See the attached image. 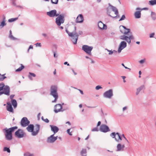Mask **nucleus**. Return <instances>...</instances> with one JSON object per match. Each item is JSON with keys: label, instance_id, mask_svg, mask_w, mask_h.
Masks as SVG:
<instances>
[{"label": "nucleus", "instance_id": "obj_35", "mask_svg": "<svg viewBox=\"0 0 156 156\" xmlns=\"http://www.w3.org/2000/svg\"><path fill=\"white\" fill-rule=\"evenodd\" d=\"M5 74L3 75H1L0 73V81H3L4 80V79L6 78V76H5Z\"/></svg>", "mask_w": 156, "mask_h": 156}, {"label": "nucleus", "instance_id": "obj_34", "mask_svg": "<svg viewBox=\"0 0 156 156\" xmlns=\"http://www.w3.org/2000/svg\"><path fill=\"white\" fill-rule=\"evenodd\" d=\"M6 25V23H5V20H3L1 23V24L0 25V28H2Z\"/></svg>", "mask_w": 156, "mask_h": 156}, {"label": "nucleus", "instance_id": "obj_6", "mask_svg": "<svg viewBox=\"0 0 156 156\" xmlns=\"http://www.w3.org/2000/svg\"><path fill=\"white\" fill-rule=\"evenodd\" d=\"M134 38V37L132 35H130L129 37L125 35H122L120 36V39H121L126 41L129 44L131 43V40H133Z\"/></svg>", "mask_w": 156, "mask_h": 156}, {"label": "nucleus", "instance_id": "obj_28", "mask_svg": "<svg viewBox=\"0 0 156 156\" xmlns=\"http://www.w3.org/2000/svg\"><path fill=\"white\" fill-rule=\"evenodd\" d=\"M81 154L82 156H86L87 150L85 149H83L81 152Z\"/></svg>", "mask_w": 156, "mask_h": 156}, {"label": "nucleus", "instance_id": "obj_36", "mask_svg": "<svg viewBox=\"0 0 156 156\" xmlns=\"http://www.w3.org/2000/svg\"><path fill=\"white\" fill-rule=\"evenodd\" d=\"M5 84L4 83H0V91L3 90V89L5 87Z\"/></svg>", "mask_w": 156, "mask_h": 156}, {"label": "nucleus", "instance_id": "obj_1", "mask_svg": "<svg viewBox=\"0 0 156 156\" xmlns=\"http://www.w3.org/2000/svg\"><path fill=\"white\" fill-rule=\"evenodd\" d=\"M66 31L68 35L72 37L71 41L73 44H76L79 37L78 33L76 32V26L74 27V30L72 32H69L67 29H66Z\"/></svg>", "mask_w": 156, "mask_h": 156}, {"label": "nucleus", "instance_id": "obj_57", "mask_svg": "<svg viewBox=\"0 0 156 156\" xmlns=\"http://www.w3.org/2000/svg\"><path fill=\"white\" fill-rule=\"evenodd\" d=\"M83 34V32L82 31H79L78 32V35L79 36V35H82Z\"/></svg>", "mask_w": 156, "mask_h": 156}, {"label": "nucleus", "instance_id": "obj_33", "mask_svg": "<svg viewBox=\"0 0 156 156\" xmlns=\"http://www.w3.org/2000/svg\"><path fill=\"white\" fill-rule=\"evenodd\" d=\"M151 16L152 19L154 20L156 19V13L154 12H152L151 13Z\"/></svg>", "mask_w": 156, "mask_h": 156}, {"label": "nucleus", "instance_id": "obj_8", "mask_svg": "<svg viewBox=\"0 0 156 156\" xmlns=\"http://www.w3.org/2000/svg\"><path fill=\"white\" fill-rule=\"evenodd\" d=\"M110 136L112 138H115V140L118 142H119V140H122V136H121L119 133H115L113 132L110 134Z\"/></svg>", "mask_w": 156, "mask_h": 156}, {"label": "nucleus", "instance_id": "obj_24", "mask_svg": "<svg viewBox=\"0 0 156 156\" xmlns=\"http://www.w3.org/2000/svg\"><path fill=\"white\" fill-rule=\"evenodd\" d=\"M7 104L6 108L7 110L9 112H13V110L11 104L9 102L7 103Z\"/></svg>", "mask_w": 156, "mask_h": 156}, {"label": "nucleus", "instance_id": "obj_20", "mask_svg": "<svg viewBox=\"0 0 156 156\" xmlns=\"http://www.w3.org/2000/svg\"><path fill=\"white\" fill-rule=\"evenodd\" d=\"M116 147L117 151H124L125 145L124 144H121L119 143L117 144Z\"/></svg>", "mask_w": 156, "mask_h": 156}, {"label": "nucleus", "instance_id": "obj_27", "mask_svg": "<svg viewBox=\"0 0 156 156\" xmlns=\"http://www.w3.org/2000/svg\"><path fill=\"white\" fill-rule=\"evenodd\" d=\"M141 9L140 11H137L134 14L135 17L136 18L138 19L141 17Z\"/></svg>", "mask_w": 156, "mask_h": 156}, {"label": "nucleus", "instance_id": "obj_31", "mask_svg": "<svg viewBox=\"0 0 156 156\" xmlns=\"http://www.w3.org/2000/svg\"><path fill=\"white\" fill-rule=\"evenodd\" d=\"M29 75L28 76V77L31 80H33L32 78L31 77V76H32L34 77H35L36 76V75L33 73L29 72Z\"/></svg>", "mask_w": 156, "mask_h": 156}, {"label": "nucleus", "instance_id": "obj_60", "mask_svg": "<svg viewBox=\"0 0 156 156\" xmlns=\"http://www.w3.org/2000/svg\"><path fill=\"white\" fill-rule=\"evenodd\" d=\"M42 35L45 37H46L47 36V35L46 34L44 33L42 34Z\"/></svg>", "mask_w": 156, "mask_h": 156}, {"label": "nucleus", "instance_id": "obj_26", "mask_svg": "<svg viewBox=\"0 0 156 156\" xmlns=\"http://www.w3.org/2000/svg\"><path fill=\"white\" fill-rule=\"evenodd\" d=\"M26 129L28 132H32V133L33 132V130H34V125L33 124H30L28 126Z\"/></svg>", "mask_w": 156, "mask_h": 156}, {"label": "nucleus", "instance_id": "obj_3", "mask_svg": "<svg viewBox=\"0 0 156 156\" xmlns=\"http://www.w3.org/2000/svg\"><path fill=\"white\" fill-rule=\"evenodd\" d=\"M109 6L110 7V8H108L107 9V14L109 16L112 17V16L110 15L112 10V11L114 12L115 14L116 15V16L114 17H116L119 13L117 9L115 7L111 5L110 4H109Z\"/></svg>", "mask_w": 156, "mask_h": 156}, {"label": "nucleus", "instance_id": "obj_7", "mask_svg": "<svg viewBox=\"0 0 156 156\" xmlns=\"http://www.w3.org/2000/svg\"><path fill=\"white\" fill-rule=\"evenodd\" d=\"M93 49V47L90 46L86 45H83L82 47V49L89 55H91V51Z\"/></svg>", "mask_w": 156, "mask_h": 156}, {"label": "nucleus", "instance_id": "obj_55", "mask_svg": "<svg viewBox=\"0 0 156 156\" xmlns=\"http://www.w3.org/2000/svg\"><path fill=\"white\" fill-rule=\"evenodd\" d=\"M44 121L46 123H48L49 122V120L47 119H44Z\"/></svg>", "mask_w": 156, "mask_h": 156}, {"label": "nucleus", "instance_id": "obj_38", "mask_svg": "<svg viewBox=\"0 0 156 156\" xmlns=\"http://www.w3.org/2000/svg\"><path fill=\"white\" fill-rule=\"evenodd\" d=\"M18 19V17L15 18H12L9 19L8 20V22H14L16 20H17Z\"/></svg>", "mask_w": 156, "mask_h": 156}, {"label": "nucleus", "instance_id": "obj_4", "mask_svg": "<svg viewBox=\"0 0 156 156\" xmlns=\"http://www.w3.org/2000/svg\"><path fill=\"white\" fill-rule=\"evenodd\" d=\"M3 131L4 133L5 138L8 140H11L12 139V133L9 129L5 128L3 129Z\"/></svg>", "mask_w": 156, "mask_h": 156}, {"label": "nucleus", "instance_id": "obj_2", "mask_svg": "<svg viewBox=\"0 0 156 156\" xmlns=\"http://www.w3.org/2000/svg\"><path fill=\"white\" fill-rule=\"evenodd\" d=\"M58 87L56 85H52L50 87V95L55 98L54 100L52 101V103L56 102L58 98Z\"/></svg>", "mask_w": 156, "mask_h": 156}, {"label": "nucleus", "instance_id": "obj_56", "mask_svg": "<svg viewBox=\"0 0 156 156\" xmlns=\"http://www.w3.org/2000/svg\"><path fill=\"white\" fill-rule=\"evenodd\" d=\"M36 46H38L39 47L41 46V44L40 43H37L36 44Z\"/></svg>", "mask_w": 156, "mask_h": 156}, {"label": "nucleus", "instance_id": "obj_59", "mask_svg": "<svg viewBox=\"0 0 156 156\" xmlns=\"http://www.w3.org/2000/svg\"><path fill=\"white\" fill-rule=\"evenodd\" d=\"M40 113H39L37 115V119L38 120H40Z\"/></svg>", "mask_w": 156, "mask_h": 156}, {"label": "nucleus", "instance_id": "obj_52", "mask_svg": "<svg viewBox=\"0 0 156 156\" xmlns=\"http://www.w3.org/2000/svg\"><path fill=\"white\" fill-rule=\"evenodd\" d=\"M14 96H15V95H14V94H11V95H10V97H9L10 98V99H11L12 100H13L12 98L14 97Z\"/></svg>", "mask_w": 156, "mask_h": 156}, {"label": "nucleus", "instance_id": "obj_5", "mask_svg": "<svg viewBox=\"0 0 156 156\" xmlns=\"http://www.w3.org/2000/svg\"><path fill=\"white\" fill-rule=\"evenodd\" d=\"M58 16L56 18L55 23L58 26H60L62 23H63L64 22V15L63 14H59Z\"/></svg>", "mask_w": 156, "mask_h": 156}, {"label": "nucleus", "instance_id": "obj_30", "mask_svg": "<svg viewBox=\"0 0 156 156\" xmlns=\"http://www.w3.org/2000/svg\"><path fill=\"white\" fill-rule=\"evenodd\" d=\"M105 50H107L109 52V55H112L113 53H116L117 52V51L115 50H113V51L107 49H105Z\"/></svg>", "mask_w": 156, "mask_h": 156}, {"label": "nucleus", "instance_id": "obj_32", "mask_svg": "<svg viewBox=\"0 0 156 156\" xmlns=\"http://www.w3.org/2000/svg\"><path fill=\"white\" fill-rule=\"evenodd\" d=\"M149 5H156V0H151L149 1Z\"/></svg>", "mask_w": 156, "mask_h": 156}, {"label": "nucleus", "instance_id": "obj_29", "mask_svg": "<svg viewBox=\"0 0 156 156\" xmlns=\"http://www.w3.org/2000/svg\"><path fill=\"white\" fill-rule=\"evenodd\" d=\"M12 103L14 108L16 107L17 106V103L15 99H13L11 100Z\"/></svg>", "mask_w": 156, "mask_h": 156}, {"label": "nucleus", "instance_id": "obj_51", "mask_svg": "<svg viewBox=\"0 0 156 156\" xmlns=\"http://www.w3.org/2000/svg\"><path fill=\"white\" fill-rule=\"evenodd\" d=\"M122 66H123L126 69H128L129 71H130L131 70V69L129 68H128V67H127L126 66H125L124 65V64L123 63H122Z\"/></svg>", "mask_w": 156, "mask_h": 156}, {"label": "nucleus", "instance_id": "obj_18", "mask_svg": "<svg viewBox=\"0 0 156 156\" xmlns=\"http://www.w3.org/2000/svg\"><path fill=\"white\" fill-rule=\"evenodd\" d=\"M2 91L3 94L7 96H9L10 93V87L7 85H5Z\"/></svg>", "mask_w": 156, "mask_h": 156}, {"label": "nucleus", "instance_id": "obj_17", "mask_svg": "<svg viewBox=\"0 0 156 156\" xmlns=\"http://www.w3.org/2000/svg\"><path fill=\"white\" fill-rule=\"evenodd\" d=\"M16 136L18 138H22L24 136V133L23 130L19 129L15 132V133Z\"/></svg>", "mask_w": 156, "mask_h": 156}, {"label": "nucleus", "instance_id": "obj_58", "mask_svg": "<svg viewBox=\"0 0 156 156\" xmlns=\"http://www.w3.org/2000/svg\"><path fill=\"white\" fill-rule=\"evenodd\" d=\"M101 122L100 121H99L98 122V123H97V127H98V126H99L101 124Z\"/></svg>", "mask_w": 156, "mask_h": 156}, {"label": "nucleus", "instance_id": "obj_62", "mask_svg": "<svg viewBox=\"0 0 156 156\" xmlns=\"http://www.w3.org/2000/svg\"><path fill=\"white\" fill-rule=\"evenodd\" d=\"M78 90L80 91V92L82 94H83V92L82 90H81L80 89H78Z\"/></svg>", "mask_w": 156, "mask_h": 156}, {"label": "nucleus", "instance_id": "obj_46", "mask_svg": "<svg viewBox=\"0 0 156 156\" xmlns=\"http://www.w3.org/2000/svg\"><path fill=\"white\" fill-rule=\"evenodd\" d=\"M128 109L127 106H125L122 108V111L123 112H124L126 110Z\"/></svg>", "mask_w": 156, "mask_h": 156}, {"label": "nucleus", "instance_id": "obj_14", "mask_svg": "<svg viewBox=\"0 0 156 156\" xmlns=\"http://www.w3.org/2000/svg\"><path fill=\"white\" fill-rule=\"evenodd\" d=\"M100 130L101 132L106 133L110 131V129L105 124H102L100 127Z\"/></svg>", "mask_w": 156, "mask_h": 156}, {"label": "nucleus", "instance_id": "obj_9", "mask_svg": "<svg viewBox=\"0 0 156 156\" xmlns=\"http://www.w3.org/2000/svg\"><path fill=\"white\" fill-rule=\"evenodd\" d=\"M113 95V92L112 89L106 91L103 94L104 97L109 99L111 98Z\"/></svg>", "mask_w": 156, "mask_h": 156}, {"label": "nucleus", "instance_id": "obj_16", "mask_svg": "<svg viewBox=\"0 0 156 156\" xmlns=\"http://www.w3.org/2000/svg\"><path fill=\"white\" fill-rule=\"evenodd\" d=\"M30 122L26 117H23L21 121V125L23 127H26L28 125Z\"/></svg>", "mask_w": 156, "mask_h": 156}, {"label": "nucleus", "instance_id": "obj_43", "mask_svg": "<svg viewBox=\"0 0 156 156\" xmlns=\"http://www.w3.org/2000/svg\"><path fill=\"white\" fill-rule=\"evenodd\" d=\"M52 4H57L58 3V0H51Z\"/></svg>", "mask_w": 156, "mask_h": 156}, {"label": "nucleus", "instance_id": "obj_54", "mask_svg": "<svg viewBox=\"0 0 156 156\" xmlns=\"http://www.w3.org/2000/svg\"><path fill=\"white\" fill-rule=\"evenodd\" d=\"M53 53H54V57L55 58H57V56H56V53L55 51H53Z\"/></svg>", "mask_w": 156, "mask_h": 156}, {"label": "nucleus", "instance_id": "obj_50", "mask_svg": "<svg viewBox=\"0 0 156 156\" xmlns=\"http://www.w3.org/2000/svg\"><path fill=\"white\" fill-rule=\"evenodd\" d=\"M70 129H67V133L70 135H71V136H72V134L71 133V132H70Z\"/></svg>", "mask_w": 156, "mask_h": 156}, {"label": "nucleus", "instance_id": "obj_19", "mask_svg": "<svg viewBox=\"0 0 156 156\" xmlns=\"http://www.w3.org/2000/svg\"><path fill=\"white\" fill-rule=\"evenodd\" d=\"M40 129V126L39 124H36L35 125L34 130L32 133V135L35 136L39 132Z\"/></svg>", "mask_w": 156, "mask_h": 156}, {"label": "nucleus", "instance_id": "obj_41", "mask_svg": "<svg viewBox=\"0 0 156 156\" xmlns=\"http://www.w3.org/2000/svg\"><path fill=\"white\" fill-rule=\"evenodd\" d=\"M33 154H30L29 152H26L24 154V156H33Z\"/></svg>", "mask_w": 156, "mask_h": 156}, {"label": "nucleus", "instance_id": "obj_25", "mask_svg": "<svg viewBox=\"0 0 156 156\" xmlns=\"http://www.w3.org/2000/svg\"><path fill=\"white\" fill-rule=\"evenodd\" d=\"M144 88H145V87L144 85H141L140 86L137 88L136 89V95H138L140 92Z\"/></svg>", "mask_w": 156, "mask_h": 156}, {"label": "nucleus", "instance_id": "obj_53", "mask_svg": "<svg viewBox=\"0 0 156 156\" xmlns=\"http://www.w3.org/2000/svg\"><path fill=\"white\" fill-rule=\"evenodd\" d=\"M122 136L125 139V140L127 141V142H128V143H129V142L128 140H127V139L125 137L124 135L123 134H122Z\"/></svg>", "mask_w": 156, "mask_h": 156}, {"label": "nucleus", "instance_id": "obj_63", "mask_svg": "<svg viewBox=\"0 0 156 156\" xmlns=\"http://www.w3.org/2000/svg\"><path fill=\"white\" fill-rule=\"evenodd\" d=\"M64 65H67L68 66H69V63H68L67 62H65L64 63Z\"/></svg>", "mask_w": 156, "mask_h": 156}, {"label": "nucleus", "instance_id": "obj_37", "mask_svg": "<svg viewBox=\"0 0 156 156\" xmlns=\"http://www.w3.org/2000/svg\"><path fill=\"white\" fill-rule=\"evenodd\" d=\"M18 127L17 126H14L10 128H9V130L11 131V132L12 133L14 132L15 129H17Z\"/></svg>", "mask_w": 156, "mask_h": 156}, {"label": "nucleus", "instance_id": "obj_22", "mask_svg": "<svg viewBox=\"0 0 156 156\" xmlns=\"http://www.w3.org/2000/svg\"><path fill=\"white\" fill-rule=\"evenodd\" d=\"M83 21V17L82 14H79L77 17L76 21V23H81Z\"/></svg>", "mask_w": 156, "mask_h": 156}, {"label": "nucleus", "instance_id": "obj_11", "mask_svg": "<svg viewBox=\"0 0 156 156\" xmlns=\"http://www.w3.org/2000/svg\"><path fill=\"white\" fill-rule=\"evenodd\" d=\"M65 110L62 109V105L60 104H56L54 106V111L55 113H57L60 112H63Z\"/></svg>", "mask_w": 156, "mask_h": 156}, {"label": "nucleus", "instance_id": "obj_61", "mask_svg": "<svg viewBox=\"0 0 156 156\" xmlns=\"http://www.w3.org/2000/svg\"><path fill=\"white\" fill-rule=\"evenodd\" d=\"M15 2L16 1H14V2H12V5L15 6H16V3Z\"/></svg>", "mask_w": 156, "mask_h": 156}, {"label": "nucleus", "instance_id": "obj_48", "mask_svg": "<svg viewBox=\"0 0 156 156\" xmlns=\"http://www.w3.org/2000/svg\"><path fill=\"white\" fill-rule=\"evenodd\" d=\"M145 59H142V60H140L139 61V62L140 64H143V63H144L145 62Z\"/></svg>", "mask_w": 156, "mask_h": 156}, {"label": "nucleus", "instance_id": "obj_49", "mask_svg": "<svg viewBox=\"0 0 156 156\" xmlns=\"http://www.w3.org/2000/svg\"><path fill=\"white\" fill-rule=\"evenodd\" d=\"M154 34H155L154 33H152L150 34V36H149L150 37V38L153 37H154Z\"/></svg>", "mask_w": 156, "mask_h": 156}, {"label": "nucleus", "instance_id": "obj_40", "mask_svg": "<svg viewBox=\"0 0 156 156\" xmlns=\"http://www.w3.org/2000/svg\"><path fill=\"white\" fill-rule=\"evenodd\" d=\"M10 34L9 35V37L11 38V39L14 40H15V38L13 37V36L12 34V31L11 30L9 31Z\"/></svg>", "mask_w": 156, "mask_h": 156}, {"label": "nucleus", "instance_id": "obj_45", "mask_svg": "<svg viewBox=\"0 0 156 156\" xmlns=\"http://www.w3.org/2000/svg\"><path fill=\"white\" fill-rule=\"evenodd\" d=\"M125 18L126 17L125 15H122L120 19L119 20V21H121L125 19Z\"/></svg>", "mask_w": 156, "mask_h": 156}, {"label": "nucleus", "instance_id": "obj_13", "mask_svg": "<svg viewBox=\"0 0 156 156\" xmlns=\"http://www.w3.org/2000/svg\"><path fill=\"white\" fill-rule=\"evenodd\" d=\"M54 134L51 135L48 137L47 140V142L48 143H54L57 139L58 136H54Z\"/></svg>", "mask_w": 156, "mask_h": 156}, {"label": "nucleus", "instance_id": "obj_10", "mask_svg": "<svg viewBox=\"0 0 156 156\" xmlns=\"http://www.w3.org/2000/svg\"><path fill=\"white\" fill-rule=\"evenodd\" d=\"M120 32L125 35H126L130 32L129 29L127 28L125 26L122 25L120 26L119 27Z\"/></svg>", "mask_w": 156, "mask_h": 156}, {"label": "nucleus", "instance_id": "obj_21", "mask_svg": "<svg viewBox=\"0 0 156 156\" xmlns=\"http://www.w3.org/2000/svg\"><path fill=\"white\" fill-rule=\"evenodd\" d=\"M50 126L51 128V131L54 132V134L56 133H57L59 131V128L57 126H55L50 125Z\"/></svg>", "mask_w": 156, "mask_h": 156}, {"label": "nucleus", "instance_id": "obj_12", "mask_svg": "<svg viewBox=\"0 0 156 156\" xmlns=\"http://www.w3.org/2000/svg\"><path fill=\"white\" fill-rule=\"evenodd\" d=\"M127 46L126 42L124 41H122L120 43L119 48H118V51L119 53H120L122 50L125 48Z\"/></svg>", "mask_w": 156, "mask_h": 156}, {"label": "nucleus", "instance_id": "obj_39", "mask_svg": "<svg viewBox=\"0 0 156 156\" xmlns=\"http://www.w3.org/2000/svg\"><path fill=\"white\" fill-rule=\"evenodd\" d=\"M21 65V66H20L19 68H18V69H17L16 70V72L20 71L21 70H22V69L24 68V66L22 64Z\"/></svg>", "mask_w": 156, "mask_h": 156}, {"label": "nucleus", "instance_id": "obj_44", "mask_svg": "<svg viewBox=\"0 0 156 156\" xmlns=\"http://www.w3.org/2000/svg\"><path fill=\"white\" fill-rule=\"evenodd\" d=\"M92 131H99V129H98V127H96L94 128H93L91 130Z\"/></svg>", "mask_w": 156, "mask_h": 156}, {"label": "nucleus", "instance_id": "obj_64", "mask_svg": "<svg viewBox=\"0 0 156 156\" xmlns=\"http://www.w3.org/2000/svg\"><path fill=\"white\" fill-rule=\"evenodd\" d=\"M29 48L30 49H33V46L32 45H30L29 46Z\"/></svg>", "mask_w": 156, "mask_h": 156}, {"label": "nucleus", "instance_id": "obj_23", "mask_svg": "<svg viewBox=\"0 0 156 156\" xmlns=\"http://www.w3.org/2000/svg\"><path fill=\"white\" fill-rule=\"evenodd\" d=\"M98 26L100 29H106L107 28V26L101 21L98 22Z\"/></svg>", "mask_w": 156, "mask_h": 156}, {"label": "nucleus", "instance_id": "obj_15", "mask_svg": "<svg viewBox=\"0 0 156 156\" xmlns=\"http://www.w3.org/2000/svg\"><path fill=\"white\" fill-rule=\"evenodd\" d=\"M59 14V13H57L56 10L55 9L52 10L47 12V14L50 17H53L55 16H57Z\"/></svg>", "mask_w": 156, "mask_h": 156}, {"label": "nucleus", "instance_id": "obj_42", "mask_svg": "<svg viewBox=\"0 0 156 156\" xmlns=\"http://www.w3.org/2000/svg\"><path fill=\"white\" fill-rule=\"evenodd\" d=\"M3 151H6L8 153H10V150L9 148H8L7 147H5L4 148Z\"/></svg>", "mask_w": 156, "mask_h": 156}, {"label": "nucleus", "instance_id": "obj_47", "mask_svg": "<svg viewBox=\"0 0 156 156\" xmlns=\"http://www.w3.org/2000/svg\"><path fill=\"white\" fill-rule=\"evenodd\" d=\"M102 87H101V86H99V85H98V86H96V87H95V89L96 90H99V89H102Z\"/></svg>", "mask_w": 156, "mask_h": 156}]
</instances>
